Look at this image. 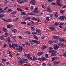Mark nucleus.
Returning a JSON list of instances; mask_svg holds the SVG:
<instances>
[{
	"mask_svg": "<svg viewBox=\"0 0 66 66\" xmlns=\"http://www.w3.org/2000/svg\"><path fill=\"white\" fill-rule=\"evenodd\" d=\"M57 52V51H54V50H53L51 52L52 53L51 54V55L52 56H55L56 55V53Z\"/></svg>",
	"mask_w": 66,
	"mask_h": 66,
	"instance_id": "f257e3e1",
	"label": "nucleus"
},
{
	"mask_svg": "<svg viewBox=\"0 0 66 66\" xmlns=\"http://www.w3.org/2000/svg\"><path fill=\"white\" fill-rule=\"evenodd\" d=\"M37 9V7H36V8L35 9V10L34 11V14H37L38 13H39V11Z\"/></svg>",
	"mask_w": 66,
	"mask_h": 66,
	"instance_id": "f03ea898",
	"label": "nucleus"
},
{
	"mask_svg": "<svg viewBox=\"0 0 66 66\" xmlns=\"http://www.w3.org/2000/svg\"><path fill=\"white\" fill-rule=\"evenodd\" d=\"M22 49H23V48L21 46H19V48H17L18 51L19 52H21L22 51Z\"/></svg>",
	"mask_w": 66,
	"mask_h": 66,
	"instance_id": "7ed1b4c3",
	"label": "nucleus"
},
{
	"mask_svg": "<svg viewBox=\"0 0 66 66\" xmlns=\"http://www.w3.org/2000/svg\"><path fill=\"white\" fill-rule=\"evenodd\" d=\"M32 20H35V21H38V22H41L39 19H37L36 18L33 17L32 18Z\"/></svg>",
	"mask_w": 66,
	"mask_h": 66,
	"instance_id": "20e7f679",
	"label": "nucleus"
},
{
	"mask_svg": "<svg viewBox=\"0 0 66 66\" xmlns=\"http://www.w3.org/2000/svg\"><path fill=\"white\" fill-rule=\"evenodd\" d=\"M53 47H54V50H57V49H58V48H59V46L56 45H53Z\"/></svg>",
	"mask_w": 66,
	"mask_h": 66,
	"instance_id": "39448f33",
	"label": "nucleus"
},
{
	"mask_svg": "<svg viewBox=\"0 0 66 66\" xmlns=\"http://www.w3.org/2000/svg\"><path fill=\"white\" fill-rule=\"evenodd\" d=\"M32 42H34V43H36V44H39L40 42L39 41L37 40H32Z\"/></svg>",
	"mask_w": 66,
	"mask_h": 66,
	"instance_id": "423d86ee",
	"label": "nucleus"
},
{
	"mask_svg": "<svg viewBox=\"0 0 66 66\" xmlns=\"http://www.w3.org/2000/svg\"><path fill=\"white\" fill-rule=\"evenodd\" d=\"M60 18L61 20L62 19L63 20L64 19L65 20L66 19V17L64 16H61L60 17Z\"/></svg>",
	"mask_w": 66,
	"mask_h": 66,
	"instance_id": "0eeeda50",
	"label": "nucleus"
},
{
	"mask_svg": "<svg viewBox=\"0 0 66 66\" xmlns=\"http://www.w3.org/2000/svg\"><path fill=\"white\" fill-rule=\"evenodd\" d=\"M47 10L48 12H49L50 13H52V11L51 10H50V8L49 7H48Z\"/></svg>",
	"mask_w": 66,
	"mask_h": 66,
	"instance_id": "6e6552de",
	"label": "nucleus"
},
{
	"mask_svg": "<svg viewBox=\"0 0 66 66\" xmlns=\"http://www.w3.org/2000/svg\"><path fill=\"white\" fill-rule=\"evenodd\" d=\"M43 54V52H39L38 53H37V55H38V56H40L41 55H42Z\"/></svg>",
	"mask_w": 66,
	"mask_h": 66,
	"instance_id": "1a4fd4ad",
	"label": "nucleus"
},
{
	"mask_svg": "<svg viewBox=\"0 0 66 66\" xmlns=\"http://www.w3.org/2000/svg\"><path fill=\"white\" fill-rule=\"evenodd\" d=\"M12 47L13 48V49H15V47H14H14H18V46H17V44H12Z\"/></svg>",
	"mask_w": 66,
	"mask_h": 66,
	"instance_id": "9d476101",
	"label": "nucleus"
},
{
	"mask_svg": "<svg viewBox=\"0 0 66 66\" xmlns=\"http://www.w3.org/2000/svg\"><path fill=\"white\" fill-rule=\"evenodd\" d=\"M53 38L54 39H59V37L57 36H53Z\"/></svg>",
	"mask_w": 66,
	"mask_h": 66,
	"instance_id": "9b49d317",
	"label": "nucleus"
},
{
	"mask_svg": "<svg viewBox=\"0 0 66 66\" xmlns=\"http://www.w3.org/2000/svg\"><path fill=\"white\" fill-rule=\"evenodd\" d=\"M49 50H50V51H49V53H51V52H52V50H53V48L52 47H50L49 48Z\"/></svg>",
	"mask_w": 66,
	"mask_h": 66,
	"instance_id": "f8f14e48",
	"label": "nucleus"
},
{
	"mask_svg": "<svg viewBox=\"0 0 66 66\" xmlns=\"http://www.w3.org/2000/svg\"><path fill=\"white\" fill-rule=\"evenodd\" d=\"M53 63L55 64H59L60 62L59 61H54Z\"/></svg>",
	"mask_w": 66,
	"mask_h": 66,
	"instance_id": "ddd939ff",
	"label": "nucleus"
},
{
	"mask_svg": "<svg viewBox=\"0 0 66 66\" xmlns=\"http://www.w3.org/2000/svg\"><path fill=\"white\" fill-rule=\"evenodd\" d=\"M30 3L31 4L34 5L35 4V2L33 0H32V1H30Z\"/></svg>",
	"mask_w": 66,
	"mask_h": 66,
	"instance_id": "4468645a",
	"label": "nucleus"
},
{
	"mask_svg": "<svg viewBox=\"0 0 66 66\" xmlns=\"http://www.w3.org/2000/svg\"><path fill=\"white\" fill-rule=\"evenodd\" d=\"M49 29L50 30H54L55 29V28L54 27H49Z\"/></svg>",
	"mask_w": 66,
	"mask_h": 66,
	"instance_id": "2eb2a0df",
	"label": "nucleus"
},
{
	"mask_svg": "<svg viewBox=\"0 0 66 66\" xmlns=\"http://www.w3.org/2000/svg\"><path fill=\"white\" fill-rule=\"evenodd\" d=\"M18 62L19 64H23V63H24V62H23V60H20Z\"/></svg>",
	"mask_w": 66,
	"mask_h": 66,
	"instance_id": "dca6fc26",
	"label": "nucleus"
},
{
	"mask_svg": "<svg viewBox=\"0 0 66 66\" xmlns=\"http://www.w3.org/2000/svg\"><path fill=\"white\" fill-rule=\"evenodd\" d=\"M59 40L60 42H62V43H64V42H65V41H64V40L63 39H59Z\"/></svg>",
	"mask_w": 66,
	"mask_h": 66,
	"instance_id": "f3484780",
	"label": "nucleus"
},
{
	"mask_svg": "<svg viewBox=\"0 0 66 66\" xmlns=\"http://www.w3.org/2000/svg\"><path fill=\"white\" fill-rule=\"evenodd\" d=\"M60 13H61L62 14H64V10H61L60 11Z\"/></svg>",
	"mask_w": 66,
	"mask_h": 66,
	"instance_id": "a211bd4d",
	"label": "nucleus"
},
{
	"mask_svg": "<svg viewBox=\"0 0 66 66\" xmlns=\"http://www.w3.org/2000/svg\"><path fill=\"white\" fill-rule=\"evenodd\" d=\"M2 30H3L4 31V32H6L7 31V30L6 28L4 27L3 28Z\"/></svg>",
	"mask_w": 66,
	"mask_h": 66,
	"instance_id": "6ab92c4d",
	"label": "nucleus"
},
{
	"mask_svg": "<svg viewBox=\"0 0 66 66\" xmlns=\"http://www.w3.org/2000/svg\"><path fill=\"white\" fill-rule=\"evenodd\" d=\"M7 41H8V43H10V42H11L10 38V37H9L7 38Z\"/></svg>",
	"mask_w": 66,
	"mask_h": 66,
	"instance_id": "aec40b11",
	"label": "nucleus"
},
{
	"mask_svg": "<svg viewBox=\"0 0 66 66\" xmlns=\"http://www.w3.org/2000/svg\"><path fill=\"white\" fill-rule=\"evenodd\" d=\"M59 24H60L59 22H57L55 23L54 25H55V26H58V25H59Z\"/></svg>",
	"mask_w": 66,
	"mask_h": 66,
	"instance_id": "412c9836",
	"label": "nucleus"
},
{
	"mask_svg": "<svg viewBox=\"0 0 66 66\" xmlns=\"http://www.w3.org/2000/svg\"><path fill=\"white\" fill-rule=\"evenodd\" d=\"M24 55L25 56H27V57H29L30 56V55L29 54H24Z\"/></svg>",
	"mask_w": 66,
	"mask_h": 66,
	"instance_id": "4be33fe9",
	"label": "nucleus"
},
{
	"mask_svg": "<svg viewBox=\"0 0 66 66\" xmlns=\"http://www.w3.org/2000/svg\"><path fill=\"white\" fill-rule=\"evenodd\" d=\"M21 14L22 15H26V13L24 12H22L21 13Z\"/></svg>",
	"mask_w": 66,
	"mask_h": 66,
	"instance_id": "5701e85b",
	"label": "nucleus"
},
{
	"mask_svg": "<svg viewBox=\"0 0 66 66\" xmlns=\"http://www.w3.org/2000/svg\"><path fill=\"white\" fill-rule=\"evenodd\" d=\"M18 11H19L20 12H22V10L19 8H18L17 9Z\"/></svg>",
	"mask_w": 66,
	"mask_h": 66,
	"instance_id": "b1692460",
	"label": "nucleus"
},
{
	"mask_svg": "<svg viewBox=\"0 0 66 66\" xmlns=\"http://www.w3.org/2000/svg\"><path fill=\"white\" fill-rule=\"evenodd\" d=\"M54 16L55 17H56V18H57V17H58V14H57L56 13H55Z\"/></svg>",
	"mask_w": 66,
	"mask_h": 66,
	"instance_id": "393cba45",
	"label": "nucleus"
},
{
	"mask_svg": "<svg viewBox=\"0 0 66 66\" xmlns=\"http://www.w3.org/2000/svg\"><path fill=\"white\" fill-rule=\"evenodd\" d=\"M51 5H56V3H52L51 4Z\"/></svg>",
	"mask_w": 66,
	"mask_h": 66,
	"instance_id": "a878e982",
	"label": "nucleus"
},
{
	"mask_svg": "<svg viewBox=\"0 0 66 66\" xmlns=\"http://www.w3.org/2000/svg\"><path fill=\"white\" fill-rule=\"evenodd\" d=\"M48 43L49 44H52L53 43V41L51 40H49L48 41Z\"/></svg>",
	"mask_w": 66,
	"mask_h": 66,
	"instance_id": "bb28decb",
	"label": "nucleus"
},
{
	"mask_svg": "<svg viewBox=\"0 0 66 66\" xmlns=\"http://www.w3.org/2000/svg\"><path fill=\"white\" fill-rule=\"evenodd\" d=\"M28 14L29 15H35L34 14H33L32 13H28Z\"/></svg>",
	"mask_w": 66,
	"mask_h": 66,
	"instance_id": "cd10ccee",
	"label": "nucleus"
},
{
	"mask_svg": "<svg viewBox=\"0 0 66 66\" xmlns=\"http://www.w3.org/2000/svg\"><path fill=\"white\" fill-rule=\"evenodd\" d=\"M36 60H37V58H36L35 56H34L33 57V59H32V60L34 61H35Z\"/></svg>",
	"mask_w": 66,
	"mask_h": 66,
	"instance_id": "c85d7f7f",
	"label": "nucleus"
},
{
	"mask_svg": "<svg viewBox=\"0 0 66 66\" xmlns=\"http://www.w3.org/2000/svg\"><path fill=\"white\" fill-rule=\"evenodd\" d=\"M26 24V22L25 21L22 22L21 23V24Z\"/></svg>",
	"mask_w": 66,
	"mask_h": 66,
	"instance_id": "c756f323",
	"label": "nucleus"
},
{
	"mask_svg": "<svg viewBox=\"0 0 66 66\" xmlns=\"http://www.w3.org/2000/svg\"><path fill=\"white\" fill-rule=\"evenodd\" d=\"M42 58L43 60H47V59L45 57H44L43 56L42 57Z\"/></svg>",
	"mask_w": 66,
	"mask_h": 66,
	"instance_id": "7c9ffc66",
	"label": "nucleus"
},
{
	"mask_svg": "<svg viewBox=\"0 0 66 66\" xmlns=\"http://www.w3.org/2000/svg\"><path fill=\"white\" fill-rule=\"evenodd\" d=\"M17 2H18V3H23V2L22 1H17Z\"/></svg>",
	"mask_w": 66,
	"mask_h": 66,
	"instance_id": "2f4dec72",
	"label": "nucleus"
},
{
	"mask_svg": "<svg viewBox=\"0 0 66 66\" xmlns=\"http://www.w3.org/2000/svg\"><path fill=\"white\" fill-rule=\"evenodd\" d=\"M57 5H59V6H63V4L60 3H59V4H57Z\"/></svg>",
	"mask_w": 66,
	"mask_h": 66,
	"instance_id": "473e14b6",
	"label": "nucleus"
},
{
	"mask_svg": "<svg viewBox=\"0 0 66 66\" xmlns=\"http://www.w3.org/2000/svg\"><path fill=\"white\" fill-rule=\"evenodd\" d=\"M41 31H40V30L39 29H37L36 30V32L37 33H39V32H41Z\"/></svg>",
	"mask_w": 66,
	"mask_h": 66,
	"instance_id": "72a5a7b5",
	"label": "nucleus"
},
{
	"mask_svg": "<svg viewBox=\"0 0 66 66\" xmlns=\"http://www.w3.org/2000/svg\"><path fill=\"white\" fill-rule=\"evenodd\" d=\"M16 13H17V12L16 11H14L11 13L12 14L14 15V14H15Z\"/></svg>",
	"mask_w": 66,
	"mask_h": 66,
	"instance_id": "f704fd0d",
	"label": "nucleus"
},
{
	"mask_svg": "<svg viewBox=\"0 0 66 66\" xmlns=\"http://www.w3.org/2000/svg\"><path fill=\"white\" fill-rule=\"evenodd\" d=\"M4 16L3 14H1L0 15V18H2V17H3Z\"/></svg>",
	"mask_w": 66,
	"mask_h": 66,
	"instance_id": "c9c22d12",
	"label": "nucleus"
},
{
	"mask_svg": "<svg viewBox=\"0 0 66 66\" xmlns=\"http://www.w3.org/2000/svg\"><path fill=\"white\" fill-rule=\"evenodd\" d=\"M60 1H61V0H57V4L59 3H60Z\"/></svg>",
	"mask_w": 66,
	"mask_h": 66,
	"instance_id": "e433bc0d",
	"label": "nucleus"
},
{
	"mask_svg": "<svg viewBox=\"0 0 66 66\" xmlns=\"http://www.w3.org/2000/svg\"><path fill=\"white\" fill-rule=\"evenodd\" d=\"M26 19L27 20H30V19H31V17H27L26 18Z\"/></svg>",
	"mask_w": 66,
	"mask_h": 66,
	"instance_id": "4c0bfd02",
	"label": "nucleus"
},
{
	"mask_svg": "<svg viewBox=\"0 0 66 66\" xmlns=\"http://www.w3.org/2000/svg\"><path fill=\"white\" fill-rule=\"evenodd\" d=\"M0 39H1L2 40H3L4 38H3L2 37V36H0Z\"/></svg>",
	"mask_w": 66,
	"mask_h": 66,
	"instance_id": "58836bf2",
	"label": "nucleus"
},
{
	"mask_svg": "<svg viewBox=\"0 0 66 66\" xmlns=\"http://www.w3.org/2000/svg\"><path fill=\"white\" fill-rule=\"evenodd\" d=\"M30 32L29 31H27L26 32V33L27 34H30Z\"/></svg>",
	"mask_w": 66,
	"mask_h": 66,
	"instance_id": "ea45409f",
	"label": "nucleus"
},
{
	"mask_svg": "<svg viewBox=\"0 0 66 66\" xmlns=\"http://www.w3.org/2000/svg\"><path fill=\"white\" fill-rule=\"evenodd\" d=\"M46 19L47 21H49V17H46Z\"/></svg>",
	"mask_w": 66,
	"mask_h": 66,
	"instance_id": "a19ab883",
	"label": "nucleus"
},
{
	"mask_svg": "<svg viewBox=\"0 0 66 66\" xmlns=\"http://www.w3.org/2000/svg\"><path fill=\"white\" fill-rule=\"evenodd\" d=\"M0 12L1 13H2V14L4 13V11H3V10H2V9H1V10L0 11Z\"/></svg>",
	"mask_w": 66,
	"mask_h": 66,
	"instance_id": "79ce46f5",
	"label": "nucleus"
},
{
	"mask_svg": "<svg viewBox=\"0 0 66 66\" xmlns=\"http://www.w3.org/2000/svg\"><path fill=\"white\" fill-rule=\"evenodd\" d=\"M65 46V45L63 44V43H61V47H64Z\"/></svg>",
	"mask_w": 66,
	"mask_h": 66,
	"instance_id": "37998d69",
	"label": "nucleus"
},
{
	"mask_svg": "<svg viewBox=\"0 0 66 66\" xmlns=\"http://www.w3.org/2000/svg\"><path fill=\"white\" fill-rule=\"evenodd\" d=\"M16 31H17V30L15 29H14L12 30V31L13 32H14V33H16Z\"/></svg>",
	"mask_w": 66,
	"mask_h": 66,
	"instance_id": "c03bdc74",
	"label": "nucleus"
},
{
	"mask_svg": "<svg viewBox=\"0 0 66 66\" xmlns=\"http://www.w3.org/2000/svg\"><path fill=\"white\" fill-rule=\"evenodd\" d=\"M28 59H29V60H32V58L31 57H30V56H29V57H28Z\"/></svg>",
	"mask_w": 66,
	"mask_h": 66,
	"instance_id": "a18cd8bd",
	"label": "nucleus"
},
{
	"mask_svg": "<svg viewBox=\"0 0 66 66\" xmlns=\"http://www.w3.org/2000/svg\"><path fill=\"white\" fill-rule=\"evenodd\" d=\"M55 60H59V58H58V57L56 56L55 57Z\"/></svg>",
	"mask_w": 66,
	"mask_h": 66,
	"instance_id": "49530a36",
	"label": "nucleus"
},
{
	"mask_svg": "<svg viewBox=\"0 0 66 66\" xmlns=\"http://www.w3.org/2000/svg\"><path fill=\"white\" fill-rule=\"evenodd\" d=\"M12 9L8 10V12H9V13H11V12H12Z\"/></svg>",
	"mask_w": 66,
	"mask_h": 66,
	"instance_id": "de8ad7c7",
	"label": "nucleus"
},
{
	"mask_svg": "<svg viewBox=\"0 0 66 66\" xmlns=\"http://www.w3.org/2000/svg\"><path fill=\"white\" fill-rule=\"evenodd\" d=\"M26 44L27 45V46H30V43L28 42L26 43Z\"/></svg>",
	"mask_w": 66,
	"mask_h": 66,
	"instance_id": "09e8293b",
	"label": "nucleus"
},
{
	"mask_svg": "<svg viewBox=\"0 0 66 66\" xmlns=\"http://www.w3.org/2000/svg\"><path fill=\"white\" fill-rule=\"evenodd\" d=\"M32 34H37V32H33L32 33Z\"/></svg>",
	"mask_w": 66,
	"mask_h": 66,
	"instance_id": "8fccbe9b",
	"label": "nucleus"
},
{
	"mask_svg": "<svg viewBox=\"0 0 66 66\" xmlns=\"http://www.w3.org/2000/svg\"><path fill=\"white\" fill-rule=\"evenodd\" d=\"M38 60H39V61H43V58L42 57H41L40 58H39L38 59Z\"/></svg>",
	"mask_w": 66,
	"mask_h": 66,
	"instance_id": "3c124183",
	"label": "nucleus"
},
{
	"mask_svg": "<svg viewBox=\"0 0 66 66\" xmlns=\"http://www.w3.org/2000/svg\"><path fill=\"white\" fill-rule=\"evenodd\" d=\"M46 37V36H42V38L43 39H44Z\"/></svg>",
	"mask_w": 66,
	"mask_h": 66,
	"instance_id": "603ef678",
	"label": "nucleus"
},
{
	"mask_svg": "<svg viewBox=\"0 0 66 66\" xmlns=\"http://www.w3.org/2000/svg\"><path fill=\"white\" fill-rule=\"evenodd\" d=\"M52 61H54L55 60V57H53L52 58Z\"/></svg>",
	"mask_w": 66,
	"mask_h": 66,
	"instance_id": "864d4df0",
	"label": "nucleus"
},
{
	"mask_svg": "<svg viewBox=\"0 0 66 66\" xmlns=\"http://www.w3.org/2000/svg\"><path fill=\"white\" fill-rule=\"evenodd\" d=\"M8 6H7L6 7H5L4 9V10H6V9H7V8H8Z\"/></svg>",
	"mask_w": 66,
	"mask_h": 66,
	"instance_id": "5fc2aeb1",
	"label": "nucleus"
},
{
	"mask_svg": "<svg viewBox=\"0 0 66 66\" xmlns=\"http://www.w3.org/2000/svg\"><path fill=\"white\" fill-rule=\"evenodd\" d=\"M2 60L3 61V62H5V61H6V60L4 58L2 59Z\"/></svg>",
	"mask_w": 66,
	"mask_h": 66,
	"instance_id": "6e6d98bb",
	"label": "nucleus"
},
{
	"mask_svg": "<svg viewBox=\"0 0 66 66\" xmlns=\"http://www.w3.org/2000/svg\"><path fill=\"white\" fill-rule=\"evenodd\" d=\"M45 23V24H47L48 23V21H45L44 22Z\"/></svg>",
	"mask_w": 66,
	"mask_h": 66,
	"instance_id": "4d7b16f0",
	"label": "nucleus"
},
{
	"mask_svg": "<svg viewBox=\"0 0 66 66\" xmlns=\"http://www.w3.org/2000/svg\"><path fill=\"white\" fill-rule=\"evenodd\" d=\"M8 44H9V46L10 47V48H12V44H9V43H8Z\"/></svg>",
	"mask_w": 66,
	"mask_h": 66,
	"instance_id": "13d9d810",
	"label": "nucleus"
},
{
	"mask_svg": "<svg viewBox=\"0 0 66 66\" xmlns=\"http://www.w3.org/2000/svg\"><path fill=\"white\" fill-rule=\"evenodd\" d=\"M31 31H33L34 30H35V28H31Z\"/></svg>",
	"mask_w": 66,
	"mask_h": 66,
	"instance_id": "bf43d9fd",
	"label": "nucleus"
},
{
	"mask_svg": "<svg viewBox=\"0 0 66 66\" xmlns=\"http://www.w3.org/2000/svg\"><path fill=\"white\" fill-rule=\"evenodd\" d=\"M7 28H10V25H7Z\"/></svg>",
	"mask_w": 66,
	"mask_h": 66,
	"instance_id": "052dcab7",
	"label": "nucleus"
},
{
	"mask_svg": "<svg viewBox=\"0 0 66 66\" xmlns=\"http://www.w3.org/2000/svg\"><path fill=\"white\" fill-rule=\"evenodd\" d=\"M62 43H59L58 44V45L59 46H61V45L62 44Z\"/></svg>",
	"mask_w": 66,
	"mask_h": 66,
	"instance_id": "680f3d73",
	"label": "nucleus"
},
{
	"mask_svg": "<svg viewBox=\"0 0 66 66\" xmlns=\"http://www.w3.org/2000/svg\"><path fill=\"white\" fill-rule=\"evenodd\" d=\"M54 0H48V2H52V1H53Z\"/></svg>",
	"mask_w": 66,
	"mask_h": 66,
	"instance_id": "e2e57ef3",
	"label": "nucleus"
},
{
	"mask_svg": "<svg viewBox=\"0 0 66 66\" xmlns=\"http://www.w3.org/2000/svg\"><path fill=\"white\" fill-rule=\"evenodd\" d=\"M45 56L46 57H47V58H48V54H46Z\"/></svg>",
	"mask_w": 66,
	"mask_h": 66,
	"instance_id": "0e129e2a",
	"label": "nucleus"
},
{
	"mask_svg": "<svg viewBox=\"0 0 66 66\" xmlns=\"http://www.w3.org/2000/svg\"><path fill=\"white\" fill-rule=\"evenodd\" d=\"M62 8H64V9H65V8H66V6L65 5H64L62 7Z\"/></svg>",
	"mask_w": 66,
	"mask_h": 66,
	"instance_id": "69168bd1",
	"label": "nucleus"
},
{
	"mask_svg": "<svg viewBox=\"0 0 66 66\" xmlns=\"http://www.w3.org/2000/svg\"><path fill=\"white\" fill-rule=\"evenodd\" d=\"M30 24L31 23H30V22L28 23L27 24V25H28V26H30Z\"/></svg>",
	"mask_w": 66,
	"mask_h": 66,
	"instance_id": "338daca9",
	"label": "nucleus"
},
{
	"mask_svg": "<svg viewBox=\"0 0 66 66\" xmlns=\"http://www.w3.org/2000/svg\"><path fill=\"white\" fill-rule=\"evenodd\" d=\"M30 9L31 10H33V6H31V8H30Z\"/></svg>",
	"mask_w": 66,
	"mask_h": 66,
	"instance_id": "774afa93",
	"label": "nucleus"
}]
</instances>
